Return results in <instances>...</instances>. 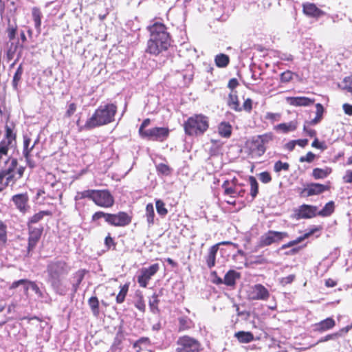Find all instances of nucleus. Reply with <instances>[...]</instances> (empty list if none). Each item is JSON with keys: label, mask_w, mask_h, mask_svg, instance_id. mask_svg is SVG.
<instances>
[{"label": "nucleus", "mask_w": 352, "mask_h": 352, "mask_svg": "<svg viewBox=\"0 0 352 352\" xmlns=\"http://www.w3.org/2000/svg\"><path fill=\"white\" fill-rule=\"evenodd\" d=\"M294 279H295V275L290 274L287 276L283 277L280 279V283L282 285L285 286L286 285L292 283L294 280Z\"/></svg>", "instance_id": "13d9d810"}, {"label": "nucleus", "mask_w": 352, "mask_h": 352, "mask_svg": "<svg viewBox=\"0 0 352 352\" xmlns=\"http://www.w3.org/2000/svg\"><path fill=\"white\" fill-rule=\"evenodd\" d=\"M116 112L117 107L114 104L109 103L100 105L96 109L92 116L87 119L85 125L81 126L80 129L89 130L108 124L114 121Z\"/></svg>", "instance_id": "7ed1b4c3"}, {"label": "nucleus", "mask_w": 352, "mask_h": 352, "mask_svg": "<svg viewBox=\"0 0 352 352\" xmlns=\"http://www.w3.org/2000/svg\"><path fill=\"white\" fill-rule=\"evenodd\" d=\"M336 322L332 318H327L314 325V330L320 333L328 331L334 327Z\"/></svg>", "instance_id": "f3484780"}, {"label": "nucleus", "mask_w": 352, "mask_h": 352, "mask_svg": "<svg viewBox=\"0 0 352 352\" xmlns=\"http://www.w3.org/2000/svg\"><path fill=\"white\" fill-rule=\"evenodd\" d=\"M32 18L34 22V26L36 29H39L41 24V13L38 8L34 7L32 10Z\"/></svg>", "instance_id": "72a5a7b5"}, {"label": "nucleus", "mask_w": 352, "mask_h": 352, "mask_svg": "<svg viewBox=\"0 0 352 352\" xmlns=\"http://www.w3.org/2000/svg\"><path fill=\"white\" fill-rule=\"evenodd\" d=\"M219 134L226 138L230 137L232 134V126L229 122H222L218 126Z\"/></svg>", "instance_id": "393cba45"}, {"label": "nucleus", "mask_w": 352, "mask_h": 352, "mask_svg": "<svg viewBox=\"0 0 352 352\" xmlns=\"http://www.w3.org/2000/svg\"><path fill=\"white\" fill-rule=\"evenodd\" d=\"M8 38L10 40H13L15 37L16 32V27L12 26L10 25H8Z\"/></svg>", "instance_id": "69168bd1"}, {"label": "nucleus", "mask_w": 352, "mask_h": 352, "mask_svg": "<svg viewBox=\"0 0 352 352\" xmlns=\"http://www.w3.org/2000/svg\"><path fill=\"white\" fill-rule=\"evenodd\" d=\"M214 61L217 67H225L229 63V57L224 54H220L215 56Z\"/></svg>", "instance_id": "2f4dec72"}, {"label": "nucleus", "mask_w": 352, "mask_h": 352, "mask_svg": "<svg viewBox=\"0 0 352 352\" xmlns=\"http://www.w3.org/2000/svg\"><path fill=\"white\" fill-rule=\"evenodd\" d=\"M270 296L268 290L261 284H256L250 287L248 297L253 300H266Z\"/></svg>", "instance_id": "6e6552de"}, {"label": "nucleus", "mask_w": 352, "mask_h": 352, "mask_svg": "<svg viewBox=\"0 0 352 352\" xmlns=\"http://www.w3.org/2000/svg\"><path fill=\"white\" fill-rule=\"evenodd\" d=\"M316 117L310 121V124L312 125L318 124L320 120L322 119V114L324 112V108L322 105L320 103H317L316 104Z\"/></svg>", "instance_id": "473e14b6"}, {"label": "nucleus", "mask_w": 352, "mask_h": 352, "mask_svg": "<svg viewBox=\"0 0 352 352\" xmlns=\"http://www.w3.org/2000/svg\"><path fill=\"white\" fill-rule=\"evenodd\" d=\"M235 337L241 343H249L254 340V336L249 331H239L235 333Z\"/></svg>", "instance_id": "bb28decb"}, {"label": "nucleus", "mask_w": 352, "mask_h": 352, "mask_svg": "<svg viewBox=\"0 0 352 352\" xmlns=\"http://www.w3.org/2000/svg\"><path fill=\"white\" fill-rule=\"evenodd\" d=\"M342 180L345 184L352 183V169H348L345 171V173L342 177Z\"/></svg>", "instance_id": "5fc2aeb1"}, {"label": "nucleus", "mask_w": 352, "mask_h": 352, "mask_svg": "<svg viewBox=\"0 0 352 352\" xmlns=\"http://www.w3.org/2000/svg\"><path fill=\"white\" fill-rule=\"evenodd\" d=\"M289 168V165L287 162H282L281 161H278L274 164V170L276 173H279L281 170H288Z\"/></svg>", "instance_id": "79ce46f5"}, {"label": "nucleus", "mask_w": 352, "mask_h": 352, "mask_svg": "<svg viewBox=\"0 0 352 352\" xmlns=\"http://www.w3.org/2000/svg\"><path fill=\"white\" fill-rule=\"evenodd\" d=\"M176 352H200L201 345L195 338L184 336L179 337L176 342Z\"/></svg>", "instance_id": "423d86ee"}, {"label": "nucleus", "mask_w": 352, "mask_h": 352, "mask_svg": "<svg viewBox=\"0 0 352 352\" xmlns=\"http://www.w3.org/2000/svg\"><path fill=\"white\" fill-rule=\"evenodd\" d=\"M342 87L349 92H352V76L344 78L342 82Z\"/></svg>", "instance_id": "c03bdc74"}, {"label": "nucleus", "mask_w": 352, "mask_h": 352, "mask_svg": "<svg viewBox=\"0 0 352 352\" xmlns=\"http://www.w3.org/2000/svg\"><path fill=\"white\" fill-rule=\"evenodd\" d=\"M317 230H318V228H314V229L311 230L309 232L305 233L302 236L298 237L296 239L291 241L288 242L287 243L283 244L281 246V249L285 250L286 248H289L290 247H292V246L302 242L303 240H305V239L310 236L311 234H313Z\"/></svg>", "instance_id": "5701e85b"}, {"label": "nucleus", "mask_w": 352, "mask_h": 352, "mask_svg": "<svg viewBox=\"0 0 352 352\" xmlns=\"http://www.w3.org/2000/svg\"><path fill=\"white\" fill-rule=\"evenodd\" d=\"M150 38L147 43L146 52L157 56L168 50L170 38L166 28L162 23H155L148 27Z\"/></svg>", "instance_id": "f03ea898"}, {"label": "nucleus", "mask_w": 352, "mask_h": 352, "mask_svg": "<svg viewBox=\"0 0 352 352\" xmlns=\"http://www.w3.org/2000/svg\"><path fill=\"white\" fill-rule=\"evenodd\" d=\"M331 173V168L326 167L324 168H316L312 171V176L316 179H324Z\"/></svg>", "instance_id": "a878e982"}, {"label": "nucleus", "mask_w": 352, "mask_h": 352, "mask_svg": "<svg viewBox=\"0 0 352 352\" xmlns=\"http://www.w3.org/2000/svg\"><path fill=\"white\" fill-rule=\"evenodd\" d=\"M16 165H17L16 160L13 159L12 160L10 167L7 170H4V171H2L1 173H0V183L2 182L3 177L6 175H9L12 171H13V170L15 168Z\"/></svg>", "instance_id": "a18cd8bd"}, {"label": "nucleus", "mask_w": 352, "mask_h": 352, "mask_svg": "<svg viewBox=\"0 0 352 352\" xmlns=\"http://www.w3.org/2000/svg\"><path fill=\"white\" fill-rule=\"evenodd\" d=\"M109 213H105L104 212H95L92 216V220L96 221L98 220L100 218H104L105 221H107V216H109Z\"/></svg>", "instance_id": "0e129e2a"}, {"label": "nucleus", "mask_w": 352, "mask_h": 352, "mask_svg": "<svg viewBox=\"0 0 352 352\" xmlns=\"http://www.w3.org/2000/svg\"><path fill=\"white\" fill-rule=\"evenodd\" d=\"M329 189V187L326 185H323L318 183H311L307 185V186L303 189L302 193H304L306 196H313L320 195L324 191H327Z\"/></svg>", "instance_id": "4468645a"}, {"label": "nucleus", "mask_w": 352, "mask_h": 352, "mask_svg": "<svg viewBox=\"0 0 352 352\" xmlns=\"http://www.w3.org/2000/svg\"><path fill=\"white\" fill-rule=\"evenodd\" d=\"M259 179L263 183L267 184L271 181L272 177H271L270 174L268 172L265 171V172H262L261 173H260Z\"/></svg>", "instance_id": "6e6d98bb"}, {"label": "nucleus", "mask_w": 352, "mask_h": 352, "mask_svg": "<svg viewBox=\"0 0 352 352\" xmlns=\"http://www.w3.org/2000/svg\"><path fill=\"white\" fill-rule=\"evenodd\" d=\"M272 138L273 135L271 133L261 135L256 138V139L259 140V141H261V142L263 143L264 145L270 142L271 140H272Z\"/></svg>", "instance_id": "8fccbe9b"}, {"label": "nucleus", "mask_w": 352, "mask_h": 352, "mask_svg": "<svg viewBox=\"0 0 352 352\" xmlns=\"http://www.w3.org/2000/svg\"><path fill=\"white\" fill-rule=\"evenodd\" d=\"M76 111V104L74 102L70 103L68 106V108L65 112V116L69 118L71 117Z\"/></svg>", "instance_id": "4d7b16f0"}, {"label": "nucleus", "mask_w": 352, "mask_h": 352, "mask_svg": "<svg viewBox=\"0 0 352 352\" xmlns=\"http://www.w3.org/2000/svg\"><path fill=\"white\" fill-rule=\"evenodd\" d=\"M240 278V273L235 270H229L225 275L223 279V283L227 286H234L236 283V280Z\"/></svg>", "instance_id": "412c9836"}, {"label": "nucleus", "mask_w": 352, "mask_h": 352, "mask_svg": "<svg viewBox=\"0 0 352 352\" xmlns=\"http://www.w3.org/2000/svg\"><path fill=\"white\" fill-rule=\"evenodd\" d=\"M187 135L198 136L204 134L209 127V119L203 114H195L184 122Z\"/></svg>", "instance_id": "20e7f679"}, {"label": "nucleus", "mask_w": 352, "mask_h": 352, "mask_svg": "<svg viewBox=\"0 0 352 352\" xmlns=\"http://www.w3.org/2000/svg\"><path fill=\"white\" fill-rule=\"evenodd\" d=\"M7 240L6 226L0 221V241L6 243Z\"/></svg>", "instance_id": "09e8293b"}, {"label": "nucleus", "mask_w": 352, "mask_h": 352, "mask_svg": "<svg viewBox=\"0 0 352 352\" xmlns=\"http://www.w3.org/2000/svg\"><path fill=\"white\" fill-rule=\"evenodd\" d=\"M159 264L155 263L148 267H144L141 270L140 275L138 277V282L140 287H146L151 278L159 270Z\"/></svg>", "instance_id": "9d476101"}, {"label": "nucleus", "mask_w": 352, "mask_h": 352, "mask_svg": "<svg viewBox=\"0 0 352 352\" xmlns=\"http://www.w3.org/2000/svg\"><path fill=\"white\" fill-rule=\"evenodd\" d=\"M222 188H224V192L226 195H232L233 197L236 195L243 196L244 193V190L239 189V184H234V186H230V182L228 180H226L222 184Z\"/></svg>", "instance_id": "6ab92c4d"}, {"label": "nucleus", "mask_w": 352, "mask_h": 352, "mask_svg": "<svg viewBox=\"0 0 352 352\" xmlns=\"http://www.w3.org/2000/svg\"><path fill=\"white\" fill-rule=\"evenodd\" d=\"M129 284H124V285L120 287V292L116 296L117 303L120 304L124 301L125 297L129 290Z\"/></svg>", "instance_id": "f704fd0d"}, {"label": "nucleus", "mask_w": 352, "mask_h": 352, "mask_svg": "<svg viewBox=\"0 0 352 352\" xmlns=\"http://www.w3.org/2000/svg\"><path fill=\"white\" fill-rule=\"evenodd\" d=\"M27 283L28 284V285L25 287L26 290H28V289H31L32 291L35 292L38 297H43V292L41 291L38 285L34 282L28 280Z\"/></svg>", "instance_id": "ea45409f"}, {"label": "nucleus", "mask_w": 352, "mask_h": 352, "mask_svg": "<svg viewBox=\"0 0 352 352\" xmlns=\"http://www.w3.org/2000/svg\"><path fill=\"white\" fill-rule=\"evenodd\" d=\"M315 157H316L315 154L310 151V152H308L306 154V155L301 156L299 159V161L300 162H306L311 163L314 160Z\"/></svg>", "instance_id": "864d4df0"}, {"label": "nucleus", "mask_w": 352, "mask_h": 352, "mask_svg": "<svg viewBox=\"0 0 352 352\" xmlns=\"http://www.w3.org/2000/svg\"><path fill=\"white\" fill-rule=\"evenodd\" d=\"M43 233L42 228H32L29 227V236H28V252L34 249L38 241L41 239Z\"/></svg>", "instance_id": "ddd939ff"}, {"label": "nucleus", "mask_w": 352, "mask_h": 352, "mask_svg": "<svg viewBox=\"0 0 352 352\" xmlns=\"http://www.w3.org/2000/svg\"><path fill=\"white\" fill-rule=\"evenodd\" d=\"M228 105L229 107L235 111H242V107L240 106L236 92L232 91L228 95Z\"/></svg>", "instance_id": "aec40b11"}, {"label": "nucleus", "mask_w": 352, "mask_h": 352, "mask_svg": "<svg viewBox=\"0 0 352 352\" xmlns=\"http://www.w3.org/2000/svg\"><path fill=\"white\" fill-rule=\"evenodd\" d=\"M131 221V217L124 212L109 214L107 216V222L113 226L123 227L129 225Z\"/></svg>", "instance_id": "9b49d317"}, {"label": "nucleus", "mask_w": 352, "mask_h": 352, "mask_svg": "<svg viewBox=\"0 0 352 352\" xmlns=\"http://www.w3.org/2000/svg\"><path fill=\"white\" fill-rule=\"evenodd\" d=\"M242 109L245 110L247 112H250L252 109V100L250 98H247L243 104Z\"/></svg>", "instance_id": "052dcab7"}, {"label": "nucleus", "mask_w": 352, "mask_h": 352, "mask_svg": "<svg viewBox=\"0 0 352 352\" xmlns=\"http://www.w3.org/2000/svg\"><path fill=\"white\" fill-rule=\"evenodd\" d=\"M23 72V69L22 67V65H20L18 67V68L14 75L13 80H12V86L14 89L17 88L19 82L21 80Z\"/></svg>", "instance_id": "4c0bfd02"}, {"label": "nucleus", "mask_w": 352, "mask_h": 352, "mask_svg": "<svg viewBox=\"0 0 352 352\" xmlns=\"http://www.w3.org/2000/svg\"><path fill=\"white\" fill-rule=\"evenodd\" d=\"M16 208L22 213H25L30 208L28 205L29 197L27 193L17 194L12 197Z\"/></svg>", "instance_id": "f8f14e48"}, {"label": "nucleus", "mask_w": 352, "mask_h": 352, "mask_svg": "<svg viewBox=\"0 0 352 352\" xmlns=\"http://www.w3.org/2000/svg\"><path fill=\"white\" fill-rule=\"evenodd\" d=\"M302 9L303 12L309 16L319 17L324 14V12L312 3H303Z\"/></svg>", "instance_id": "a211bd4d"}, {"label": "nucleus", "mask_w": 352, "mask_h": 352, "mask_svg": "<svg viewBox=\"0 0 352 352\" xmlns=\"http://www.w3.org/2000/svg\"><path fill=\"white\" fill-rule=\"evenodd\" d=\"M155 206L157 212L160 215L165 216L168 213V210L165 208V204L162 200H157L155 202Z\"/></svg>", "instance_id": "a19ab883"}, {"label": "nucleus", "mask_w": 352, "mask_h": 352, "mask_svg": "<svg viewBox=\"0 0 352 352\" xmlns=\"http://www.w3.org/2000/svg\"><path fill=\"white\" fill-rule=\"evenodd\" d=\"M293 74L289 70L283 72L280 75V81L282 82H289L292 79Z\"/></svg>", "instance_id": "603ef678"}, {"label": "nucleus", "mask_w": 352, "mask_h": 352, "mask_svg": "<svg viewBox=\"0 0 352 352\" xmlns=\"http://www.w3.org/2000/svg\"><path fill=\"white\" fill-rule=\"evenodd\" d=\"M179 331L186 330L190 327L191 322L186 318H181L179 320Z\"/></svg>", "instance_id": "de8ad7c7"}, {"label": "nucleus", "mask_w": 352, "mask_h": 352, "mask_svg": "<svg viewBox=\"0 0 352 352\" xmlns=\"http://www.w3.org/2000/svg\"><path fill=\"white\" fill-rule=\"evenodd\" d=\"M317 210L316 206L304 204L298 209L296 215L299 219H309L317 214Z\"/></svg>", "instance_id": "2eb2a0df"}, {"label": "nucleus", "mask_w": 352, "mask_h": 352, "mask_svg": "<svg viewBox=\"0 0 352 352\" xmlns=\"http://www.w3.org/2000/svg\"><path fill=\"white\" fill-rule=\"evenodd\" d=\"M251 150L252 153H255L257 155L261 156L265 152V147L259 140L255 138L252 141Z\"/></svg>", "instance_id": "cd10ccee"}, {"label": "nucleus", "mask_w": 352, "mask_h": 352, "mask_svg": "<svg viewBox=\"0 0 352 352\" xmlns=\"http://www.w3.org/2000/svg\"><path fill=\"white\" fill-rule=\"evenodd\" d=\"M158 295L155 293L149 300V306L152 312L156 313L158 311Z\"/></svg>", "instance_id": "58836bf2"}, {"label": "nucleus", "mask_w": 352, "mask_h": 352, "mask_svg": "<svg viewBox=\"0 0 352 352\" xmlns=\"http://www.w3.org/2000/svg\"><path fill=\"white\" fill-rule=\"evenodd\" d=\"M297 128V124L295 121H291L287 123H281L274 126V129L277 131H280L287 133L290 131H294Z\"/></svg>", "instance_id": "4be33fe9"}, {"label": "nucleus", "mask_w": 352, "mask_h": 352, "mask_svg": "<svg viewBox=\"0 0 352 352\" xmlns=\"http://www.w3.org/2000/svg\"><path fill=\"white\" fill-rule=\"evenodd\" d=\"M289 234L286 232H278L274 230H269L264 233L259 239V246L266 247L274 243H278L285 238H288Z\"/></svg>", "instance_id": "0eeeda50"}, {"label": "nucleus", "mask_w": 352, "mask_h": 352, "mask_svg": "<svg viewBox=\"0 0 352 352\" xmlns=\"http://www.w3.org/2000/svg\"><path fill=\"white\" fill-rule=\"evenodd\" d=\"M334 211V202L331 201L325 204L323 208L318 212L317 214L322 217L330 216Z\"/></svg>", "instance_id": "c756f323"}, {"label": "nucleus", "mask_w": 352, "mask_h": 352, "mask_svg": "<svg viewBox=\"0 0 352 352\" xmlns=\"http://www.w3.org/2000/svg\"><path fill=\"white\" fill-rule=\"evenodd\" d=\"M287 102L294 107H308L314 104V99H311L307 97H287L286 98Z\"/></svg>", "instance_id": "dca6fc26"}, {"label": "nucleus", "mask_w": 352, "mask_h": 352, "mask_svg": "<svg viewBox=\"0 0 352 352\" xmlns=\"http://www.w3.org/2000/svg\"><path fill=\"white\" fill-rule=\"evenodd\" d=\"M150 122L151 120L149 118H146L142 122L139 129V133L141 137H142L144 135V133L146 131L144 129L150 124Z\"/></svg>", "instance_id": "680f3d73"}, {"label": "nucleus", "mask_w": 352, "mask_h": 352, "mask_svg": "<svg viewBox=\"0 0 352 352\" xmlns=\"http://www.w3.org/2000/svg\"><path fill=\"white\" fill-rule=\"evenodd\" d=\"M217 252L218 245H214L209 249L208 254L206 258V261L209 268H212L215 265V258Z\"/></svg>", "instance_id": "b1692460"}, {"label": "nucleus", "mask_w": 352, "mask_h": 352, "mask_svg": "<svg viewBox=\"0 0 352 352\" xmlns=\"http://www.w3.org/2000/svg\"><path fill=\"white\" fill-rule=\"evenodd\" d=\"M169 133V130L166 127H155L150 129H146L144 133L143 138L148 140L162 142L165 140Z\"/></svg>", "instance_id": "1a4fd4ad"}, {"label": "nucleus", "mask_w": 352, "mask_h": 352, "mask_svg": "<svg viewBox=\"0 0 352 352\" xmlns=\"http://www.w3.org/2000/svg\"><path fill=\"white\" fill-rule=\"evenodd\" d=\"M80 199L89 198L97 206L102 208L111 207L114 204V199L107 190H87L78 193Z\"/></svg>", "instance_id": "39448f33"}, {"label": "nucleus", "mask_w": 352, "mask_h": 352, "mask_svg": "<svg viewBox=\"0 0 352 352\" xmlns=\"http://www.w3.org/2000/svg\"><path fill=\"white\" fill-rule=\"evenodd\" d=\"M340 333H332V334H329V335H327L326 336L322 338L318 342H327L330 340H336L338 338H339V335Z\"/></svg>", "instance_id": "e2e57ef3"}, {"label": "nucleus", "mask_w": 352, "mask_h": 352, "mask_svg": "<svg viewBox=\"0 0 352 352\" xmlns=\"http://www.w3.org/2000/svg\"><path fill=\"white\" fill-rule=\"evenodd\" d=\"M249 182L250 184V195L254 198L258 194V184L256 178L253 176L249 177Z\"/></svg>", "instance_id": "c9c22d12"}, {"label": "nucleus", "mask_w": 352, "mask_h": 352, "mask_svg": "<svg viewBox=\"0 0 352 352\" xmlns=\"http://www.w3.org/2000/svg\"><path fill=\"white\" fill-rule=\"evenodd\" d=\"M6 142L8 144H11L12 141L15 139V135L13 133L12 130L8 126H6Z\"/></svg>", "instance_id": "3c124183"}, {"label": "nucleus", "mask_w": 352, "mask_h": 352, "mask_svg": "<svg viewBox=\"0 0 352 352\" xmlns=\"http://www.w3.org/2000/svg\"><path fill=\"white\" fill-rule=\"evenodd\" d=\"M70 270L69 266L63 260L55 259L50 261L47 265V282L53 290L59 295H65L68 287L63 280V276Z\"/></svg>", "instance_id": "f257e3e1"}, {"label": "nucleus", "mask_w": 352, "mask_h": 352, "mask_svg": "<svg viewBox=\"0 0 352 352\" xmlns=\"http://www.w3.org/2000/svg\"><path fill=\"white\" fill-rule=\"evenodd\" d=\"M146 217L148 226H152L154 223V208L152 204H148L146 206Z\"/></svg>", "instance_id": "7c9ffc66"}, {"label": "nucleus", "mask_w": 352, "mask_h": 352, "mask_svg": "<svg viewBox=\"0 0 352 352\" xmlns=\"http://www.w3.org/2000/svg\"><path fill=\"white\" fill-rule=\"evenodd\" d=\"M342 107H343V110H344V113L346 115L352 116V105L346 103V104H343Z\"/></svg>", "instance_id": "774afa93"}, {"label": "nucleus", "mask_w": 352, "mask_h": 352, "mask_svg": "<svg viewBox=\"0 0 352 352\" xmlns=\"http://www.w3.org/2000/svg\"><path fill=\"white\" fill-rule=\"evenodd\" d=\"M47 212L45 211H41L35 214H34L29 220L28 223H36L41 220L45 214H47Z\"/></svg>", "instance_id": "49530a36"}, {"label": "nucleus", "mask_w": 352, "mask_h": 352, "mask_svg": "<svg viewBox=\"0 0 352 352\" xmlns=\"http://www.w3.org/2000/svg\"><path fill=\"white\" fill-rule=\"evenodd\" d=\"M89 305L95 316H97L99 313V302L96 296H92L89 299Z\"/></svg>", "instance_id": "e433bc0d"}, {"label": "nucleus", "mask_w": 352, "mask_h": 352, "mask_svg": "<svg viewBox=\"0 0 352 352\" xmlns=\"http://www.w3.org/2000/svg\"><path fill=\"white\" fill-rule=\"evenodd\" d=\"M30 138L24 137L23 154L28 162L29 161L30 152L32 151L36 143V142H35L31 146H30Z\"/></svg>", "instance_id": "c85d7f7f"}, {"label": "nucleus", "mask_w": 352, "mask_h": 352, "mask_svg": "<svg viewBox=\"0 0 352 352\" xmlns=\"http://www.w3.org/2000/svg\"><path fill=\"white\" fill-rule=\"evenodd\" d=\"M10 144H8V143L6 142V140H3L0 143V154L2 155H7L8 151V146Z\"/></svg>", "instance_id": "338daca9"}, {"label": "nucleus", "mask_w": 352, "mask_h": 352, "mask_svg": "<svg viewBox=\"0 0 352 352\" xmlns=\"http://www.w3.org/2000/svg\"><path fill=\"white\" fill-rule=\"evenodd\" d=\"M280 113L268 112L266 113L265 118L272 121H278L280 119Z\"/></svg>", "instance_id": "bf43d9fd"}, {"label": "nucleus", "mask_w": 352, "mask_h": 352, "mask_svg": "<svg viewBox=\"0 0 352 352\" xmlns=\"http://www.w3.org/2000/svg\"><path fill=\"white\" fill-rule=\"evenodd\" d=\"M156 169L158 173L164 175H168L171 172V168L168 165L162 163L157 164Z\"/></svg>", "instance_id": "37998d69"}]
</instances>
